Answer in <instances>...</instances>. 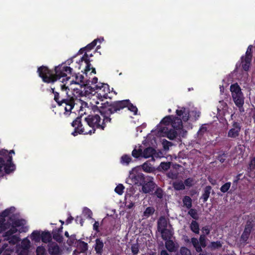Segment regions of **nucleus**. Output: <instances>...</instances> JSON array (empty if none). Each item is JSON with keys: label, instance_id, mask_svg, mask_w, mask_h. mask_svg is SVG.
Listing matches in <instances>:
<instances>
[{"label": "nucleus", "instance_id": "obj_1", "mask_svg": "<svg viewBox=\"0 0 255 255\" xmlns=\"http://www.w3.org/2000/svg\"><path fill=\"white\" fill-rule=\"evenodd\" d=\"M177 116L180 119L168 116L164 117L156 128L151 131L147 137L149 144L154 145L157 137L166 136L170 139H174L178 134L184 137L186 130L192 128V122L197 121L200 116V112L196 109L189 111L184 107H178L176 110Z\"/></svg>", "mask_w": 255, "mask_h": 255}, {"label": "nucleus", "instance_id": "obj_2", "mask_svg": "<svg viewBox=\"0 0 255 255\" xmlns=\"http://www.w3.org/2000/svg\"><path fill=\"white\" fill-rule=\"evenodd\" d=\"M15 208L11 207L0 213V234L9 229L4 234L9 245L7 244H3L0 249V254L3 252V255H10L9 252H12L13 250L11 246L19 241V238L13 234L17 232H26L28 230L26 221L23 219L15 218Z\"/></svg>", "mask_w": 255, "mask_h": 255}, {"label": "nucleus", "instance_id": "obj_3", "mask_svg": "<svg viewBox=\"0 0 255 255\" xmlns=\"http://www.w3.org/2000/svg\"><path fill=\"white\" fill-rule=\"evenodd\" d=\"M72 69L65 65H60L55 67L54 72L49 70L47 67L42 66L38 69L37 72L39 76L42 79L43 81L45 83H53L57 80H61L62 83L65 81V84L60 85L62 90H75L77 89V87H75L74 85L79 86L82 88L84 86L85 87L86 84L84 80V77L81 74L76 75L75 76V81L71 80L70 84H68L67 81L69 77L67 76L68 74L71 73Z\"/></svg>", "mask_w": 255, "mask_h": 255}, {"label": "nucleus", "instance_id": "obj_4", "mask_svg": "<svg viewBox=\"0 0 255 255\" xmlns=\"http://www.w3.org/2000/svg\"><path fill=\"white\" fill-rule=\"evenodd\" d=\"M109 86L107 84L98 83L95 87H92L88 86L86 88L85 95L88 98L93 97L92 105H99L100 101H103L104 99L111 98Z\"/></svg>", "mask_w": 255, "mask_h": 255}, {"label": "nucleus", "instance_id": "obj_5", "mask_svg": "<svg viewBox=\"0 0 255 255\" xmlns=\"http://www.w3.org/2000/svg\"><path fill=\"white\" fill-rule=\"evenodd\" d=\"M14 154L13 150H0V177L15 170V165L12 162V155Z\"/></svg>", "mask_w": 255, "mask_h": 255}, {"label": "nucleus", "instance_id": "obj_6", "mask_svg": "<svg viewBox=\"0 0 255 255\" xmlns=\"http://www.w3.org/2000/svg\"><path fill=\"white\" fill-rule=\"evenodd\" d=\"M110 119L108 117H105L103 115L101 116L98 115H89L85 119L86 126L88 127V130H91L89 134H91L95 132L96 128H101L103 129L107 123L110 122Z\"/></svg>", "mask_w": 255, "mask_h": 255}, {"label": "nucleus", "instance_id": "obj_7", "mask_svg": "<svg viewBox=\"0 0 255 255\" xmlns=\"http://www.w3.org/2000/svg\"><path fill=\"white\" fill-rule=\"evenodd\" d=\"M230 91L235 105L239 108L241 112H244L243 106L244 104V97L241 88L238 84H234L230 86Z\"/></svg>", "mask_w": 255, "mask_h": 255}, {"label": "nucleus", "instance_id": "obj_8", "mask_svg": "<svg viewBox=\"0 0 255 255\" xmlns=\"http://www.w3.org/2000/svg\"><path fill=\"white\" fill-rule=\"evenodd\" d=\"M158 231L160 232L162 237L164 240L170 239L172 235V230L166 218L161 217L158 223Z\"/></svg>", "mask_w": 255, "mask_h": 255}, {"label": "nucleus", "instance_id": "obj_9", "mask_svg": "<svg viewBox=\"0 0 255 255\" xmlns=\"http://www.w3.org/2000/svg\"><path fill=\"white\" fill-rule=\"evenodd\" d=\"M132 155L135 158L142 157L145 158H147L150 157H160L158 153H157L156 151L151 147L146 148L143 151L139 147L138 149L134 148L132 152Z\"/></svg>", "mask_w": 255, "mask_h": 255}, {"label": "nucleus", "instance_id": "obj_10", "mask_svg": "<svg viewBox=\"0 0 255 255\" xmlns=\"http://www.w3.org/2000/svg\"><path fill=\"white\" fill-rule=\"evenodd\" d=\"M76 64L75 68H77L78 70L83 69L86 75L88 74V72L91 70V64L90 63V60L89 59V55L87 53H86L81 57L78 61H76ZM91 69L92 71L90 73L95 74V69L92 67Z\"/></svg>", "mask_w": 255, "mask_h": 255}, {"label": "nucleus", "instance_id": "obj_11", "mask_svg": "<svg viewBox=\"0 0 255 255\" xmlns=\"http://www.w3.org/2000/svg\"><path fill=\"white\" fill-rule=\"evenodd\" d=\"M31 243L28 238H25L21 241L20 244L16 245L15 253L17 255H28Z\"/></svg>", "mask_w": 255, "mask_h": 255}, {"label": "nucleus", "instance_id": "obj_12", "mask_svg": "<svg viewBox=\"0 0 255 255\" xmlns=\"http://www.w3.org/2000/svg\"><path fill=\"white\" fill-rule=\"evenodd\" d=\"M72 126L74 128V131L72 132V134L74 136L77 135L78 134H89L91 130H88V127L85 125L83 128V125L81 124V120L80 118H77L72 123Z\"/></svg>", "mask_w": 255, "mask_h": 255}, {"label": "nucleus", "instance_id": "obj_13", "mask_svg": "<svg viewBox=\"0 0 255 255\" xmlns=\"http://www.w3.org/2000/svg\"><path fill=\"white\" fill-rule=\"evenodd\" d=\"M253 46L250 45L246 51L245 56L241 58V63L240 66L245 71H247L250 66V63L252 59V50Z\"/></svg>", "mask_w": 255, "mask_h": 255}, {"label": "nucleus", "instance_id": "obj_14", "mask_svg": "<svg viewBox=\"0 0 255 255\" xmlns=\"http://www.w3.org/2000/svg\"><path fill=\"white\" fill-rule=\"evenodd\" d=\"M58 94L55 95V100L56 101H57L59 105L61 106V108L64 109L65 110V115H69L70 112L71 110L73 108V102L72 101H68L67 100H63L61 102V103H60L59 102H58V98H57V95Z\"/></svg>", "mask_w": 255, "mask_h": 255}, {"label": "nucleus", "instance_id": "obj_15", "mask_svg": "<svg viewBox=\"0 0 255 255\" xmlns=\"http://www.w3.org/2000/svg\"><path fill=\"white\" fill-rule=\"evenodd\" d=\"M155 187V184L153 181V178L148 177L145 180L142 185V191L144 193H148L151 192Z\"/></svg>", "mask_w": 255, "mask_h": 255}, {"label": "nucleus", "instance_id": "obj_16", "mask_svg": "<svg viewBox=\"0 0 255 255\" xmlns=\"http://www.w3.org/2000/svg\"><path fill=\"white\" fill-rule=\"evenodd\" d=\"M240 129V125L237 123H235L233 124V128L229 130L228 136L231 138H236L239 135Z\"/></svg>", "mask_w": 255, "mask_h": 255}, {"label": "nucleus", "instance_id": "obj_17", "mask_svg": "<svg viewBox=\"0 0 255 255\" xmlns=\"http://www.w3.org/2000/svg\"><path fill=\"white\" fill-rule=\"evenodd\" d=\"M128 103V100H123L114 102L112 105L113 111L116 112L127 107Z\"/></svg>", "mask_w": 255, "mask_h": 255}, {"label": "nucleus", "instance_id": "obj_18", "mask_svg": "<svg viewBox=\"0 0 255 255\" xmlns=\"http://www.w3.org/2000/svg\"><path fill=\"white\" fill-rule=\"evenodd\" d=\"M27 238H29L34 243H38L41 241V231L34 230Z\"/></svg>", "mask_w": 255, "mask_h": 255}, {"label": "nucleus", "instance_id": "obj_19", "mask_svg": "<svg viewBox=\"0 0 255 255\" xmlns=\"http://www.w3.org/2000/svg\"><path fill=\"white\" fill-rule=\"evenodd\" d=\"M60 249L59 247L55 243H52L50 245L49 248V252L52 255H58L60 253Z\"/></svg>", "mask_w": 255, "mask_h": 255}, {"label": "nucleus", "instance_id": "obj_20", "mask_svg": "<svg viewBox=\"0 0 255 255\" xmlns=\"http://www.w3.org/2000/svg\"><path fill=\"white\" fill-rule=\"evenodd\" d=\"M136 169H133L129 173V178L133 180V183L134 184H137L138 183V179H142L143 175L142 174H137L136 176H134V172L136 171Z\"/></svg>", "mask_w": 255, "mask_h": 255}, {"label": "nucleus", "instance_id": "obj_21", "mask_svg": "<svg viewBox=\"0 0 255 255\" xmlns=\"http://www.w3.org/2000/svg\"><path fill=\"white\" fill-rule=\"evenodd\" d=\"M218 111L224 115H226L227 113L229 114L228 111L227 105L223 102H220V105L218 107Z\"/></svg>", "mask_w": 255, "mask_h": 255}, {"label": "nucleus", "instance_id": "obj_22", "mask_svg": "<svg viewBox=\"0 0 255 255\" xmlns=\"http://www.w3.org/2000/svg\"><path fill=\"white\" fill-rule=\"evenodd\" d=\"M104 247V244L103 242L100 241L99 239L96 240V244L95 246V249L98 254H101L103 251Z\"/></svg>", "mask_w": 255, "mask_h": 255}, {"label": "nucleus", "instance_id": "obj_23", "mask_svg": "<svg viewBox=\"0 0 255 255\" xmlns=\"http://www.w3.org/2000/svg\"><path fill=\"white\" fill-rule=\"evenodd\" d=\"M51 237L49 232L46 231H41V240L45 243H47L49 242L51 240Z\"/></svg>", "mask_w": 255, "mask_h": 255}, {"label": "nucleus", "instance_id": "obj_24", "mask_svg": "<svg viewBox=\"0 0 255 255\" xmlns=\"http://www.w3.org/2000/svg\"><path fill=\"white\" fill-rule=\"evenodd\" d=\"M131 195L127 194L125 195L126 206L128 209H131L134 206V203L131 200Z\"/></svg>", "mask_w": 255, "mask_h": 255}, {"label": "nucleus", "instance_id": "obj_25", "mask_svg": "<svg viewBox=\"0 0 255 255\" xmlns=\"http://www.w3.org/2000/svg\"><path fill=\"white\" fill-rule=\"evenodd\" d=\"M165 246L166 249L169 252H174L176 250V247L173 241L171 240L167 241L165 243Z\"/></svg>", "mask_w": 255, "mask_h": 255}, {"label": "nucleus", "instance_id": "obj_26", "mask_svg": "<svg viewBox=\"0 0 255 255\" xmlns=\"http://www.w3.org/2000/svg\"><path fill=\"white\" fill-rule=\"evenodd\" d=\"M211 187L210 186H208L205 187L202 197L204 202H206L208 200L211 192Z\"/></svg>", "mask_w": 255, "mask_h": 255}, {"label": "nucleus", "instance_id": "obj_27", "mask_svg": "<svg viewBox=\"0 0 255 255\" xmlns=\"http://www.w3.org/2000/svg\"><path fill=\"white\" fill-rule=\"evenodd\" d=\"M78 248L81 252L84 253L88 249V244L84 242L80 241L78 244Z\"/></svg>", "mask_w": 255, "mask_h": 255}, {"label": "nucleus", "instance_id": "obj_28", "mask_svg": "<svg viewBox=\"0 0 255 255\" xmlns=\"http://www.w3.org/2000/svg\"><path fill=\"white\" fill-rule=\"evenodd\" d=\"M97 83H98V79L96 77L93 78L91 81H87L86 83L85 87L84 88V89L83 90V91H82V92H84V94H85L86 88L88 86V84H89L88 83H89V85H88L89 86H91L92 87H93L97 85V84H96Z\"/></svg>", "mask_w": 255, "mask_h": 255}, {"label": "nucleus", "instance_id": "obj_29", "mask_svg": "<svg viewBox=\"0 0 255 255\" xmlns=\"http://www.w3.org/2000/svg\"><path fill=\"white\" fill-rule=\"evenodd\" d=\"M251 232L250 228H246L244 233H243L241 239L244 242H246L248 239Z\"/></svg>", "mask_w": 255, "mask_h": 255}, {"label": "nucleus", "instance_id": "obj_30", "mask_svg": "<svg viewBox=\"0 0 255 255\" xmlns=\"http://www.w3.org/2000/svg\"><path fill=\"white\" fill-rule=\"evenodd\" d=\"M190 228L191 230L195 233L198 234L199 232V228L198 224L195 221L191 222L190 225Z\"/></svg>", "mask_w": 255, "mask_h": 255}, {"label": "nucleus", "instance_id": "obj_31", "mask_svg": "<svg viewBox=\"0 0 255 255\" xmlns=\"http://www.w3.org/2000/svg\"><path fill=\"white\" fill-rule=\"evenodd\" d=\"M170 167V162H161L158 167V169L160 171L167 170Z\"/></svg>", "mask_w": 255, "mask_h": 255}, {"label": "nucleus", "instance_id": "obj_32", "mask_svg": "<svg viewBox=\"0 0 255 255\" xmlns=\"http://www.w3.org/2000/svg\"><path fill=\"white\" fill-rule=\"evenodd\" d=\"M127 108L128 109L129 111L132 112L134 115H137V108H136V106L131 104L129 101L127 105Z\"/></svg>", "mask_w": 255, "mask_h": 255}, {"label": "nucleus", "instance_id": "obj_33", "mask_svg": "<svg viewBox=\"0 0 255 255\" xmlns=\"http://www.w3.org/2000/svg\"><path fill=\"white\" fill-rule=\"evenodd\" d=\"M154 212V209L152 207H147L143 212L144 218H148Z\"/></svg>", "mask_w": 255, "mask_h": 255}, {"label": "nucleus", "instance_id": "obj_34", "mask_svg": "<svg viewBox=\"0 0 255 255\" xmlns=\"http://www.w3.org/2000/svg\"><path fill=\"white\" fill-rule=\"evenodd\" d=\"M191 241L193 245L196 249V251L198 252H200V251H201V248L199 245V242L198 241V240L196 238H192Z\"/></svg>", "mask_w": 255, "mask_h": 255}, {"label": "nucleus", "instance_id": "obj_35", "mask_svg": "<svg viewBox=\"0 0 255 255\" xmlns=\"http://www.w3.org/2000/svg\"><path fill=\"white\" fill-rule=\"evenodd\" d=\"M125 187L122 184H119L115 189V191L118 194L121 195L124 193Z\"/></svg>", "mask_w": 255, "mask_h": 255}, {"label": "nucleus", "instance_id": "obj_36", "mask_svg": "<svg viewBox=\"0 0 255 255\" xmlns=\"http://www.w3.org/2000/svg\"><path fill=\"white\" fill-rule=\"evenodd\" d=\"M131 157L129 155H124L121 157V163L123 164H128L131 161Z\"/></svg>", "mask_w": 255, "mask_h": 255}, {"label": "nucleus", "instance_id": "obj_37", "mask_svg": "<svg viewBox=\"0 0 255 255\" xmlns=\"http://www.w3.org/2000/svg\"><path fill=\"white\" fill-rule=\"evenodd\" d=\"M173 186L176 190H180L184 189V185L181 181H177L173 183Z\"/></svg>", "mask_w": 255, "mask_h": 255}, {"label": "nucleus", "instance_id": "obj_38", "mask_svg": "<svg viewBox=\"0 0 255 255\" xmlns=\"http://www.w3.org/2000/svg\"><path fill=\"white\" fill-rule=\"evenodd\" d=\"M183 202L184 203V205L188 208H190L192 206L191 203V198L188 196H185L183 200Z\"/></svg>", "mask_w": 255, "mask_h": 255}, {"label": "nucleus", "instance_id": "obj_39", "mask_svg": "<svg viewBox=\"0 0 255 255\" xmlns=\"http://www.w3.org/2000/svg\"><path fill=\"white\" fill-rule=\"evenodd\" d=\"M142 169L146 172H150L152 171V167L150 164L144 163L142 165Z\"/></svg>", "mask_w": 255, "mask_h": 255}, {"label": "nucleus", "instance_id": "obj_40", "mask_svg": "<svg viewBox=\"0 0 255 255\" xmlns=\"http://www.w3.org/2000/svg\"><path fill=\"white\" fill-rule=\"evenodd\" d=\"M83 214L84 216L89 218H91L92 216V212L91 210L88 208H84L83 210Z\"/></svg>", "mask_w": 255, "mask_h": 255}, {"label": "nucleus", "instance_id": "obj_41", "mask_svg": "<svg viewBox=\"0 0 255 255\" xmlns=\"http://www.w3.org/2000/svg\"><path fill=\"white\" fill-rule=\"evenodd\" d=\"M231 185V184L230 182H227L225 183L221 187V191L224 193L227 192L230 188Z\"/></svg>", "mask_w": 255, "mask_h": 255}, {"label": "nucleus", "instance_id": "obj_42", "mask_svg": "<svg viewBox=\"0 0 255 255\" xmlns=\"http://www.w3.org/2000/svg\"><path fill=\"white\" fill-rule=\"evenodd\" d=\"M45 249L43 247L39 246L36 249L37 255H44Z\"/></svg>", "mask_w": 255, "mask_h": 255}, {"label": "nucleus", "instance_id": "obj_43", "mask_svg": "<svg viewBox=\"0 0 255 255\" xmlns=\"http://www.w3.org/2000/svg\"><path fill=\"white\" fill-rule=\"evenodd\" d=\"M196 181L192 178H188L185 181V184L186 186L190 187L195 184Z\"/></svg>", "mask_w": 255, "mask_h": 255}, {"label": "nucleus", "instance_id": "obj_44", "mask_svg": "<svg viewBox=\"0 0 255 255\" xmlns=\"http://www.w3.org/2000/svg\"><path fill=\"white\" fill-rule=\"evenodd\" d=\"M189 214L194 219H196L198 218L197 212L194 209H190L188 212Z\"/></svg>", "mask_w": 255, "mask_h": 255}, {"label": "nucleus", "instance_id": "obj_45", "mask_svg": "<svg viewBox=\"0 0 255 255\" xmlns=\"http://www.w3.org/2000/svg\"><path fill=\"white\" fill-rule=\"evenodd\" d=\"M199 245L201 247H204L206 246L205 237L204 235H201L199 240Z\"/></svg>", "mask_w": 255, "mask_h": 255}, {"label": "nucleus", "instance_id": "obj_46", "mask_svg": "<svg viewBox=\"0 0 255 255\" xmlns=\"http://www.w3.org/2000/svg\"><path fill=\"white\" fill-rule=\"evenodd\" d=\"M180 253L181 255H191L190 251L184 247H183L180 250Z\"/></svg>", "mask_w": 255, "mask_h": 255}, {"label": "nucleus", "instance_id": "obj_47", "mask_svg": "<svg viewBox=\"0 0 255 255\" xmlns=\"http://www.w3.org/2000/svg\"><path fill=\"white\" fill-rule=\"evenodd\" d=\"M96 45V41H93L91 43L88 44L86 47L85 49L87 51L93 49Z\"/></svg>", "mask_w": 255, "mask_h": 255}, {"label": "nucleus", "instance_id": "obj_48", "mask_svg": "<svg viewBox=\"0 0 255 255\" xmlns=\"http://www.w3.org/2000/svg\"><path fill=\"white\" fill-rule=\"evenodd\" d=\"M131 251L134 255H136L138 252V246L137 244H134L131 246Z\"/></svg>", "mask_w": 255, "mask_h": 255}, {"label": "nucleus", "instance_id": "obj_49", "mask_svg": "<svg viewBox=\"0 0 255 255\" xmlns=\"http://www.w3.org/2000/svg\"><path fill=\"white\" fill-rule=\"evenodd\" d=\"M162 144H163V147L165 149H168V148H169V146H170L171 144V142L165 140V139H164L162 141Z\"/></svg>", "mask_w": 255, "mask_h": 255}, {"label": "nucleus", "instance_id": "obj_50", "mask_svg": "<svg viewBox=\"0 0 255 255\" xmlns=\"http://www.w3.org/2000/svg\"><path fill=\"white\" fill-rule=\"evenodd\" d=\"M250 169H253L255 168V157L253 158L249 165Z\"/></svg>", "mask_w": 255, "mask_h": 255}, {"label": "nucleus", "instance_id": "obj_51", "mask_svg": "<svg viewBox=\"0 0 255 255\" xmlns=\"http://www.w3.org/2000/svg\"><path fill=\"white\" fill-rule=\"evenodd\" d=\"M221 246L220 242H213L212 243V247L214 248H217Z\"/></svg>", "mask_w": 255, "mask_h": 255}, {"label": "nucleus", "instance_id": "obj_52", "mask_svg": "<svg viewBox=\"0 0 255 255\" xmlns=\"http://www.w3.org/2000/svg\"><path fill=\"white\" fill-rule=\"evenodd\" d=\"M99 227V223L98 222H95L93 225V229L96 231H98V228Z\"/></svg>", "mask_w": 255, "mask_h": 255}, {"label": "nucleus", "instance_id": "obj_53", "mask_svg": "<svg viewBox=\"0 0 255 255\" xmlns=\"http://www.w3.org/2000/svg\"><path fill=\"white\" fill-rule=\"evenodd\" d=\"M76 222H79L81 226H83V219L81 217H77L76 219Z\"/></svg>", "mask_w": 255, "mask_h": 255}, {"label": "nucleus", "instance_id": "obj_54", "mask_svg": "<svg viewBox=\"0 0 255 255\" xmlns=\"http://www.w3.org/2000/svg\"><path fill=\"white\" fill-rule=\"evenodd\" d=\"M94 41H96V43L98 42L100 43L103 42L104 41V38L103 37H101L99 38H97L95 39Z\"/></svg>", "mask_w": 255, "mask_h": 255}, {"label": "nucleus", "instance_id": "obj_55", "mask_svg": "<svg viewBox=\"0 0 255 255\" xmlns=\"http://www.w3.org/2000/svg\"><path fill=\"white\" fill-rule=\"evenodd\" d=\"M157 196L158 198H161L162 194V191L161 190H158L156 192Z\"/></svg>", "mask_w": 255, "mask_h": 255}, {"label": "nucleus", "instance_id": "obj_56", "mask_svg": "<svg viewBox=\"0 0 255 255\" xmlns=\"http://www.w3.org/2000/svg\"><path fill=\"white\" fill-rule=\"evenodd\" d=\"M203 233L207 235L210 233V231L207 228L205 227L203 228Z\"/></svg>", "mask_w": 255, "mask_h": 255}, {"label": "nucleus", "instance_id": "obj_57", "mask_svg": "<svg viewBox=\"0 0 255 255\" xmlns=\"http://www.w3.org/2000/svg\"><path fill=\"white\" fill-rule=\"evenodd\" d=\"M168 176L170 178H175L177 176V175L176 173L175 174H172V173H169L168 174Z\"/></svg>", "mask_w": 255, "mask_h": 255}, {"label": "nucleus", "instance_id": "obj_58", "mask_svg": "<svg viewBox=\"0 0 255 255\" xmlns=\"http://www.w3.org/2000/svg\"><path fill=\"white\" fill-rule=\"evenodd\" d=\"M72 220H73V218H72V217L68 218V219L66 220V223L67 224L70 223Z\"/></svg>", "mask_w": 255, "mask_h": 255}, {"label": "nucleus", "instance_id": "obj_59", "mask_svg": "<svg viewBox=\"0 0 255 255\" xmlns=\"http://www.w3.org/2000/svg\"><path fill=\"white\" fill-rule=\"evenodd\" d=\"M160 255H169L165 251H162Z\"/></svg>", "mask_w": 255, "mask_h": 255}, {"label": "nucleus", "instance_id": "obj_60", "mask_svg": "<svg viewBox=\"0 0 255 255\" xmlns=\"http://www.w3.org/2000/svg\"><path fill=\"white\" fill-rule=\"evenodd\" d=\"M220 88L221 92H224V87L220 86Z\"/></svg>", "mask_w": 255, "mask_h": 255}, {"label": "nucleus", "instance_id": "obj_61", "mask_svg": "<svg viewBox=\"0 0 255 255\" xmlns=\"http://www.w3.org/2000/svg\"><path fill=\"white\" fill-rule=\"evenodd\" d=\"M65 235L68 237L69 236L68 233L67 232H65Z\"/></svg>", "mask_w": 255, "mask_h": 255}, {"label": "nucleus", "instance_id": "obj_62", "mask_svg": "<svg viewBox=\"0 0 255 255\" xmlns=\"http://www.w3.org/2000/svg\"><path fill=\"white\" fill-rule=\"evenodd\" d=\"M139 197V195L138 194H136V195H135L134 196V198H138Z\"/></svg>", "mask_w": 255, "mask_h": 255}, {"label": "nucleus", "instance_id": "obj_63", "mask_svg": "<svg viewBox=\"0 0 255 255\" xmlns=\"http://www.w3.org/2000/svg\"><path fill=\"white\" fill-rule=\"evenodd\" d=\"M82 105H85V106H86L87 105V104L86 103H84Z\"/></svg>", "mask_w": 255, "mask_h": 255}, {"label": "nucleus", "instance_id": "obj_64", "mask_svg": "<svg viewBox=\"0 0 255 255\" xmlns=\"http://www.w3.org/2000/svg\"><path fill=\"white\" fill-rule=\"evenodd\" d=\"M168 112L169 113H171V110L170 109H168Z\"/></svg>", "mask_w": 255, "mask_h": 255}]
</instances>
